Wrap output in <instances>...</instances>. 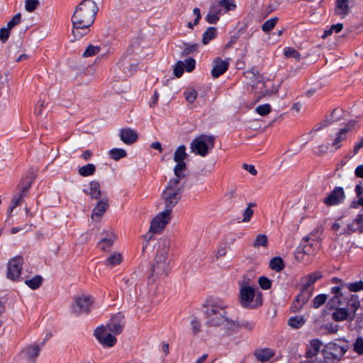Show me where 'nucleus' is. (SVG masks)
<instances>
[{
	"mask_svg": "<svg viewBox=\"0 0 363 363\" xmlns=\"http://www.w3.org/2000/svg\"><path fill=\"white\" fill-rule=\"evenodd\" d=\"M97 12L98 6L93 0H83L77 5L72 17V41L78 40L89 33Z\"/></svg>",
	"mask_w": 363,
	"mask_h": 363,
	"instance_id": "nucleus-1",
	"label": "nucleus"
},
{
	"mask_svg": "<svg viewBox=\"0 0 363 363\" xmlns=\"http://www.w3.org/2000/svg\"><path fill=\"white\" fill-rule=\"evenodd\" d=\"M346 287V284L341 283L340 286H334L331 291L334 296L331 298L330 303L333 306H340L347 300V304L345 307H340L335 309L332 313V318L335 321L347 320L351 323L357 316V312L360 307V301L358 296L351 294L350 297H345L342 290Z\"/></svg>",
	"mask_w": 363,
	"mask_h": 363,
	"instance_id": "nucleus-2",
	"label": "nucleus"
},
{
	"mask_svg": "<svg viewBox=\"0 0 363 363\" xmlns=\"http://www.w3.org/2000/svg\"><path fill=\"white\" fill-rule=\"evenodd\" d=\"M206 323L208 328L218 330L224 335H230V331L234 330L236 325L233 322L224 305L212 303L206 306L205 310Z\"/></svg>",
	"mask_w": 363,
	"mask_h": 363,
	"instance_id": "nucleus-3",
	"label": "nucleus"
},
{
	"mask_svg": "<svg viewBox=\"0 0 363 363\" xmlns=\"http://www.w3.org/2000/svg\"><path fill=\"white\" fill-rule=\"evenodd\" d=\"M184 177L171 178L161 194V200L164 204V209L172 212L173 208L181 200L184 189Z\"/></svg>",
	"mask_w": 363,
	"mask_h": 363,
	"instance_id": "nucleus-4",
	"label": "nucleus"
},
{
	"mask_svg": "<svg viewBox=\"0 0 363 363\" xmlns=\"http://www.w3.org/2000/svg\"><path fill=\"white\" fill-rule=\"evenodd\" d=\"M239 303L245 308H257L262 304V294L248 277L239 281Z\"/></svg>",
	"mask_w": 363,
	"mask_h": 363,
	"instance_id": "nucleus-5",
	"label": "nucleus"
},
{
	"mask_svg": "<svg viewBox=\"0 0 363 363\" xmlns=\"http://www.w3.org/2000/svg\"><path fill=\"white\" fill-rule=\"evenodd\" d=\"M169 246L170 240L166 237H162L157 240L156 256L152 267V275L157 278L164 277L168 274Z\"/></svg>",
	"mask_w": 363,
	"mask_h": 363,
	"instance_id": "nucleus-6",
	"label": "nucleus"
},
{
	"mask_svg": "<svg viewBox=\"0 0 363 363\" xmlns=\"http://www.w3.org/2000/svg\"><path fill=\"white\" fill-rule=\"evenodd\" d=\"M215 138L211 135H203L194 138L190 143L192 152L201 157H206L209 150L214 147Z\"/></svg>",
	"mask_w": 363,
	"mask_h": 363,
	"instance_id": "nucleus-7",
	"label": "nucleus"
},
{
	"mask_svg": "<svg viewBox=\"0 0 363 363\" xmlns=\"http://www.w3.org/2000/svg\"><path fill=\"white\" fill-rule=\"evenodd\" d=\"M171 212L164 209L152 219L149 232L144 236L147 242L152 238L154 234L162 232L171 219Z\"/></svg>",
	"mask_w": 363,
	"mask_h": 363,
	"instance_id": "nucleus-8",
	"label": "nucleus"
},
{
	"mask_svg": "<svg viewBox=\"0 0 363 363\" xmlns=\"http://www.w3.org/2000/svg\"><path fill=\"white\" fill-rule=\"evenodd\" d=\"M347 350L334 342L327 344L323 350V355L326 363H335L340 360Z\"/></svg>",
	"mask_w": 363,
	"mask_h": 363,
	"instance_id": "nucleus-9",
	"label": "nucleus"
},
{
	"mask_svg": "<svg viewBox=\"0 0 363 363\" xmlns=\"http://www.w3.org/2000/svg\"><path fill=\"white\" fill-rule=\"evenodd\" d=\"M186 147L184 145H179L174 152V161L177 163L174 167V176L178 177H186V164L184 160L187 157Z\"/></svg>",
	"mask_w": 363,
	"mask_h": 363,
	"instance_id": "nucleus-10",
	"label": "nucleus"
},
{
	"mask_svg": "<svg viewBox=\"0 0 363 363\" xmlns=\"http://www.w3.org/2000/svg\"><path fill=\"white\" fill-rule=\"evenodd\" d=\"M94 336L104 347H112L117 342L116 335L108 330L104 325L97 327L94 330Z\"/></svg>",
	"mask_w": 363,
	"mask_h": 363,
	"instance_id": "nucleus-11",
	"label": "nucleus"
},
{
	"mask_svg": "<svg viewBox=\"0 0 363 363\" xmlns=\"http://www.w3.org/2000/svg\"><path fill=\"white\" fill-rule=\"evenodd\" d=\"M23 264V259L21 256H16L11 259L7 264V278L16 281L19 279Z\"/></svg>",
	"mask_w": 363,
	"mask_h": 363,
	"instance_id": "nucleus-12",
	"label": "nucleus"
},
{
	"mask_svg": "<svg viewBox=\"0 0 363 363\" xmlns=\"http://www.w3.org/2000/svg\"><path fill=\"white\" fill-rule=\"evenodd\" d=\"M94 303V298L91 296L82 295L75 298V307L80 313H89Z\"/></svg>",
	"mask_w": 363,
	"mask_h": 363,
	"instance_id": "nucleus-13",
	"label": "nucleus"
},
{
	"mask_svg": "<svg viewBox=\"0 0 363 363\" xmlns=\"http://www.w3.org/2000/svg\"><path fill=\"white\" fill-rule=\"evenodd\" d=\"M124 325L123 317L121 315L118 314L114 315L104 326L106 327L114 335H116L122 333Z\"/></svg>",
	"mask_w": 363,
	"mask_h": 363,
	"instance_id": "nucleus-14",
	"label": "nucleus"
},
{
	"mask_svg": "<svg viewBox=\"0 0 363 363\" xmlns=\"http://www.w3.org/2000/svg\"><path fill=\"white\" fill-rule=\"evenodd\" d=\"M345 199V193L342 187H336L324 199L323 202L327 206H335L340 203Z\"/></svg>",
	"mask_w": 363,
	"mask_h": 363,
	"instance_id": "nucleus-15",
	"label": "nucleus"
},
{
	"mask_svg": "<svg viewBox=\"0 0 363 363\" xmlns=\"http://www.w3.org/2000/svg\"><path fill=\"white\" fill-rule=\"evenodd\" d=\"M101 235L99 245L101 250L106 251L113 245L117 237L111 229L104 230Z\"/></svg>",
	"mask_w": 363,
	"mask_h": 363,
	"instance_id": "nucleus-16",
	"label": "nucleus"
},
{
	"mask_svg": "<svg viewBox=\"0 0 363 363\" xmlns=\"http://www.w3.org/2000/svg\"><path fill=\"white\" fill-rule=\"evenodd\" d=\"M108 206V199L106 196H104L99 201L98 203L94 208L91 214V219L96 221L100 220L101 217L106 212Z\"/></svg>",
	"mask_w": 363,
	"mask_h": 363,
	"instance_id": "nucleus-17",
	"label": "nucleus"
},
{
	"mask_svg": "<svg viewBox=\"0 0 363 363\" xmlns=\"http://www.w3.org/2000/svg\"><path fill=\"white\" fill-rule=\"evenodd\" d=\"M119 136L121 140L127 145L134 143L138 138V133L130 128L121 129Z\"/></svg>",
	"mask_w": 363,
	"mask_h": 363,
	"instance_id": "nucleus-18",
	"label": "nucleus"
},
{
	"mask_svg": "<svg viewBox=\"0 0 363 363\" xmlns=\"http://www.w3.org/2000/svg\"><path fill=\"white\" fill-rule=\"evenodd\" d=\"M222 9L219 6V5L215 1L210 6L208 13L206 16V20L208 23L211 24L216 23L217 21L220 19V16L223 13Z\"/></svg>",
	"mask_w": 363,
	"mask_h": 363,
	"instance_id": "nucleus-19",
	"label": "nucleus"
},
{
	"mask_svg": "<svg viewBox=\"0 0 363 363\" xmlns=\"http://www.w3.org/2000/svg\"><path fill=\"white\" fill-rule=\"evenodd\" d=\"M228 68V62L225 60H223L220 57H216L213 60V67L211 70L212 76L214 78L218 77L223 74Z\"/></svg>",
	"mask_w": 363,
	"mask_h": 363,
	"instance_id": "nucleus-20",
	"label": "nucleus"
},
{
	"mask_svg": "<svg viewBox=\"0 0 363 363\" xmlns=\"http://www.w3.org/2000/svg\"><path fill=\"white\" fill-rule=\"evenodd\" d=\"M350 12L349 0H336L335 14L341 18H345Z\"/></svg>",
	"mask_w": 363,
	"mask_h": 363,
	"instance_id": "nucleus-21",
	"label": "nucleus"
},
{
	"mask_svg": "<svg viewBox=\"0 0 363 363\" xmlns=\"http://www.w3.org/2000/svg\"><path fill=\"white\" fill-rule=\"evenodd\" d=\"M274 354H275L274 351L268 348L258 349L256 350L254 352V355L255 356L257 360L262 363L268 362L274 356Z\"/></svg>",
	"mask_w": 363,
	"mask_h": 363,
	"instance_id": "nucleus-22",
	"label": "nucleus"
},
{
	"mask_svg": "<svg viewBox=\"0 0 363 363\" xmlns=\"http://www.w3.org/2000/svg\"><path fill=\"white\" fill-rule=\"evenodd\" d=\"M354 125V121H352L348 123L347 126L342 129H341L337 133L334 139V142L332 144V146L335 148V150L340 147V143L345 139L346 133L350 130V129L353 127Z\"/></svg>",
	"mask_w": 363,
	"mask_h": 363,
	"instance_id": "nucleus-23",
	"label": "nucleus"
},
{
	"mask_svg": "<svg viewBox=\"0 0 363 363\" xmlns=\"http://www.w3.org/2000/svg\"><path fill=\"white\" fill-rule=\"evenodd\" d=\"M277 89H275L274 91L268 90L266 87L265 82L263 81V77L256 84V86L252 90V91L259 95V99L267 95H272L277 93Z\"/></svg>",
	"mask_w": 363,
	"mask_h": 363,
	"instance_id": "nucleus-24",
	"label": "nucleus"
},
{
	"mask_svg": "<svg viewBox=\"0 0 363 363\" xmlns=\"http://www.w3.org/2000/svg\"><path fill=\"white\" fill-rule=\"evenodd\" d=\"M248 84L251 86V91L256 86V84L263 77L257 71L250 69L244 73Z\"/></svg>",
	"mask_w": 363,
	"mask_h": 363,
	"instance_id": "nucleus-25",
	"label": "nucleus"
},
{
	"mask_svg": "<svg viewBox=\"0 0 363 363\" xmlns=\"http://www.w3.org/2000/svg\"><path fill=\"white\" fill-rule=\"evenodd\" d=\"M233 322L235 323L236 327L235 329H233L234 330L230 331V335L239 332L241 328L251 331L255 327V324L252 320H242L239 321L238 320H233Z\"/></svg>",
	"mask_w": 363,
	"mask_h": 363,
	"instance_id": "nucleus-26",
	"label": "nucleus"
},
{
	"mask_svg": "<svg viewBox=\"0 0 363 363\" xmlns=\"http://www.w3.org/2000/svg\"><path fill=\"white\" fill-rule=\"evenodd\" d=\"M88 194L92 199L97 200L101 199L105 196L100 189V184L96 181L89 182V191Z\"/></svg>",
	"mask_w": 363,
	"mask_h": 363,
	"instance_id": "nucleus-27",
	"label": "nucleus"
},
{
	"mask_svg": "<svg viewBox=\"0 0 363 363\" xmlns=\"http://www.w3.org/2000/svg\"><path fill=\"white\" fill-rule=\"evenodd\" d=\"M310 240L309 237H305L302 240L300 248L303 254L311 255L315 252L314 244L311 242Z\"/></svg>",
	"mask_w": 363,
	"mask_h": 363,
	"instance_id": "nucleus-28",
	"label": "nucleus"
},
{
	"mask_svg": "<svg viewBox=\"0 0 363 363\" xmlns=\"http://www.w3.org/2000/svg\"><path fill=\"white\" fill-rule=\"evenodd\" d=\"M322 277V274L320 272H315L307 275L305 279L306 282L304 284L303 288L306 290H312L311 286L319 279Z\"/></svg>",
	"mask_w": 363,
	"mask_h": 363,
	"instance_id": "nucleus-29",
	"label": "nucleus"
},
{
	"mask_svg": "<svg viewBox=\"0 0 363 363\" xmlns=\"http://www.w3.org/2000/svg\"><path fill=\"white\" fill-rule=\"evenodd\" d=\"M40 352V347L38 345H29L23 349L22 353L24 356L29 359H32L36 358Z\"/></svg>",
	"mask_w": 363,
	"mask_h": 363,
	"instance_id": "nucleus-30",
	"label": "nucleus"
},
{
	"mask_svg": "<svg viewBox=\"0 0 363 363\" xmlns=\"http://www.w3.org/2000/svg\"><path fill=\"white\" fill-rule=\"evenodd\" d=\"M123 261V256L120 252H114L106 260V265L108 267H115L118 265Z\"/></svg>",
	"mask_w": 363,
	"mask_h": 363,
	"instance_id": "nucleus-31",
	"label": "nucleus"
},
{
	"mask_svg": "<svg viewBox=\"0 0 363 363\" xmlns=\"http://www.w3.org/2000/svg\"><path fill=\"white\" fill-rule=\"evenodd\" d=\"M224 13L233 11L236 8L235 0H216Z\"/></svg>",
	"mask_w": 363,
	"mask_h": 363,
	"instance_id": "nucleus-32",
	"label": "nucleus"
},
{
	"mask_svg": "<svg viewBox=\"0 0 363 363\" xmlns=\"http://www.w3.org/2000/svg\"><path fill=\"white\" fill-rule=\"evenodd\" d=\"M217 35V30L214 27H209L207 30L203 33L202 37V43L203 45H207L210 40L214 39Z\"/></svg>",
	"mask_w": 363,
	"mask_h": 363,
	"instance_id": "nucleus-33",
	"label": "nucleus"
},
{
	"mask_svg": "<svg viewBox=\"0 0 363 363\" xmlns=\"http://www.w3.org/2000/svg\"><path fill=\"white\" fill-rule=\"evenodd\" d=\"M256 206L255 203H249L247 204V208L242 212V222L247 223H249L251 220L252 216L254 214V211L252 210V207Z\"/></svg>",
	"mask_w": 363,
	"mask_h": 363,
	"instance_id": "nucleus-34",
	"label": "nucleus"
},
{
	"mask_svg": "<svg viewBox=\"0 0 363 363\" xmlns=\"http://www.w3.org/2000/svg\"><path fill=\"white\" fill-rule=\"evenodd\" d=\"M269 267L276 272H280L284 268V262L280 257H275L269 261Z\"/></svg>",
	"mask_w": 363,
	"mask_h": 363,
	"instance_id": "nucleus-35",
	"label": "nucleus"
},
{
	"mask_svg": "<svg viewBox=\"0 0 363 363\" xmlns=\"http://www.w3.org/2000/svg\"><path fill=\"white\" fill-rule=\"evenodd\" d=\"M43 282V277L40 275H36L30 279H26L25 284L32 289H37L41 285Z\"/></svg>",
	"mask_w": 363,
	"mask_h": 363,
	"instance_id": "nucleus-36",
	"label": "nucleus"
},
{
	"mask_svg": "<svg viewBox=\"0 0 363 363\" xmlns=\"http://www.w3.org/2000/svg\"><path fill=\"white\" fill-rule=\"evenodd\" d=\"M312 294V290H306L304 288L302 289L301 292L296 296V300L299 304L303 306L306 304L310 298Z\"/></svg>",
	"mask_w": 363,
	"mask_h": 363,
	"instance_id": "nucleus-37",
	"label": "nucleus"
},
{
	"mask_svg": "<svg viewBox=\"0 0 363 363\" xmlns=\"http://www.w3.org/2000/svg\"><path fill=\"white\" fill-rule=\"evenodd\" d=\"M96 172V167L93 164H87L79 169V174L82 177L93 175Z\"/></svg>",
	"mask_w": 363,
	"mask_h": 363,
	"instance_id": "nucleus-38",
	"label": "nucleus"
},
{
	"mask_svg": "<svg viewBox=\"0 0 363 363\" xmlns=\"http://www.w3.org/2000/svg\"><path fill=\"white\" fill-rule=\"evenodd\" d=\"M306 323V320L302 316H295L290 318L288 320V324L294 328H300Z\"/></svg>",
	"mask_w": 363,
	"mask_h": 363,
	"instance_id": "nucleus-39",
	"label": "nucleus"
},
{
	"mask_svg": "<svg viewBox=\"0 0 363 363\" xmlns=\"http://www.w3.org/2000/svg\"><path fill=\"white\" fill-rule=\"evenodd\" d=\"M126 155V151L123 149L113 148L109 151L110 157L116 161H118L120 159L125 157Z\"/></svg>",
	"mask_w": 363,
	"mask_h": 363,
	"instance_id": "nucleus-40",
	"label": "nucleus"
},
{
	"mask_svg": "<svg viewBox=\"0 0 363 363\" xmlns=\"http://www.w3.org/2000/svg\"><path fill=\"white\" fill-rule=\"evenodd\" d=\"M267 245H268V238H267V236L264 234H259L254 242H253V246L255 247H267Z\"/></svg>",
	"mask_w": 363,
	"mask_h": 363,
	"instance_id": "nucleus-41",
	"label": "nucleus"
},
{
	"mask_svg": "<svg viewBox=\"0 0 363 363\" xmlns=\"http://www.w3.org/2000/svg\"><path fill=\"white\" fill-rule=\"evenodd\" d=\"M310 346L311 348L308 353L311 356H315L320 351V349L322 346V342L320 340L315 339L311 341Z\"/></svg>",
	"mask_w": 363,
	"mask_h": 363,
	"instance_id": "nucleus-42",
	"label": "nucleus"
},
{
	"mask_svg": "<svg viewBox=\"0 0 363 363\" xmlns=\"http://www.w3.org/2000/svg\"><path fill=\"white\" fill-rule=\"evenodd\" d=\"M197 95V91L191 87L187 88L184 91L185 99L189 103H193L196 100Z\"/></svg>",
	"mask_w": 363,
	"mask_h": 363,
	"instance_id": "nucleus-43",
	"label": "nucleus"
},
{
	"mask_svg": "<svg viewBox=\"0 0 363 363\" xmlns=\"http://www.w3.org/2000/svg\"><path fill=\"white\" fill-rule=\"evenodd\" d=\"M100 50L101 48L99 46L89 45L84 52L83 56L84 57H91L98 54L100 52Z\"/></svg>",
	"mask_w": 363,
	"mask_h": 363,
	"instance_id": "nucleus-44",
	"label": "nucleus"
},
{
	"mask_svg": "<svg viewBox=\"0 0 363 363\" xmlns=\"http://www.w3.org/2000/svg\"><path fill=\"white\" fill-rule=\"evenodd\" d=\"M343 28L342 23H337L331 26V27L325 31L324 35H323V38H326L328 35H330L333 33H340Z\"/></svg>",
	"mask_w": 363,
	"mask_h": 363,
	"instance_id": "nucleus-45",
	"label": "nucleus"
},
{
	"mask_svg": "<svg viewBox=\"0 0 363 363\" xmlns=\"http://www.w3.org/2000/svg\"><path fill=\"white\" fill-rule=\"evenodd\" d=\"M284 55L286 57L294 58L296 61H299L301 60V55L299 52L292 48H286L284 50Z\"/></svg>",
	"mask_w": 363,
	"mask_h": 363,
	"instance_id": "nucleus-46",
	"label": "nucleus"
},
{
	"mask_svg": "<svg viewBox=\"0 0 363 363\" xmlns=\"http://www.w3.org/2000/svg\"><path fill=\"white\" fill-rule=\"evenodd\" d=\"M23 198L24 196H23V195H21L19 194H16L12 199H11V206L9 208V211L10 213L16 208L17 207L18 205H20L23 200Z\"/></svg>",
	"mask_w": 363,
	"mask_h": 363,
	"instance_id": "nucleus-47",
	"label": "nucleus"
},
{
	"mask_svg": "<svg viewBox=\"0 0 363 363\" xmlns=\"http://www.w3.org/2000/svg\"><path fill=\"white\" fill-rule=\"evenodd\" d=\"M277 20V18H273L265 21L262 26V30L264 32L271 30L275 26Z\"/></svg>",
	"mask_w": 363,
	"mask_h": 363,
	"instance_id": "nucleus-48",
	"label": "nucleus"
},
{
	"mask_svg": "<svg viewBox=\"0 0 363 363\" xmlns=\"http://www.w3.org/2000/svg\"><path fill=\"white\" fill-rule=\"evenodd\" d=\"M39 0H26L25 2V9L28 12H33L39 6Z\"/></svg>",
	"mask_w": 363,
	"mask_h": 363,
	"instance_id": "nucleus-49",
	"label": "nucleus"
},
{
	"mask_svg": "<svg viewBox=\"0 0 363 363\" xmlns=\"http://www.w3.org/2000/svg\"><path fill=\"white\" fill-rule=\"evenodd\" d=\"M21 14L20 13H18L16 14L11 21H9L7 23L6 28H9L10 30L15 27L16 26L18 25L21 23Z\"/></svg>",
	"mask_w": 363,
	"mask_h": 363,
	"instance_id": "nucleus-50",
	"label": "nucleus"
},
{
	"mask_svg": "<svg viewBox=\"0 0 363 363\" xmlns=\"http://www.w3.org/2000/svg\"><path fill=\"white\" fill-rule=\"evenodd\" d=\"M256 111L260 116H266L271 112V106L268 104L259 105L256 108Z\"/></svg>",
	"mask_w": 363,
	"mask_h": 363,
	"instance_id": "nucleus-51",
	"label": "nucleus"
},
{
	"mask_svg": "<svg viewBox=\"0 0 363 363\" xmlns=\"http://www.w3.org/2000/svg\"><path fill=\"white\" fill-rule=\"evenodd\" d=\"M327 300V296L325 294H320L315 297L313 301V307L315 308H319L325 303Z\"/></svg>",
	"mask_w": 363,
	"mask_h": 363,
	"instance_id": "nucleus-52",
	"label": "nucleus"
},
{
	"mask_svg": "<svg viewBox=\"0 0 363 363\" xmlns=\"http://www.w3.org/2000/svg\"><path fill=\"white\" fill-rule=\"evenodd\" d=\"M346 287L350 291H359L363 290V281H359L350 284H346Z\"/></svg>",
	"mask_w": 363,
	"mask_h": 363,
	"instance_id": "nucleus-53",
	"label": "nucleus"
},
{
	"mask_svg": "<svg viewBox=\"0 0 363 363\" xmlns=\"http://www.w3.org/2000/svg\"><path fill=\"white\" fill-rule=\"evenodd\" d=\"M258 283L259 286L264 290L269 289L272 286L271 281L266 277H260Z\"/></svg>",
	"mask_w": 363,
	"mask_h": 363,
	"instance_id": "nucleus-54",
	"label": "nucleus"
},
{
	"mask_svg": "<svg viewBox=\"0 0 363 363\" xmlns=\"http://www.w3.org/2000/svg\"><path fill=\"white\" fill-rule=\"evenodd\" d=\"M184 67L186 72H191L195 68L196 61L194 58L189 57L184 61Z\"/></svg>",
	"mask_w": 363,
	"mask_h": 363,
	"instance_id": "nucleus-55",
	"label": "nucleus"
},
{
	"mask_svg": "<svg viewBox=\"0 0 363 363\" xmlns=\"http://www.w3.org/2000/svg\"><path fill=\"white\" fill-rule=\"evenodd\" d=\"M31 181L28 182V183L26 184H21L20 185L18 186L17 189L18 190V193L19 194L21 195H23V196H26V193L28 192V191L29 190V189L30 188V186H31Z\"/></svg>",
	"mask_w": 363,
	"mask_h": 363,
	"instance_id": "nucleus-56",
	"label": "nucleus"
},
{
	"mask_svg": "<svg viewBox=\"0 0 363 363\" xmlns=\"http://www.w3.org/2000/svg\"><path fill=\"white\" fill-rule=\"evenodd\" d=\"M184 63L182 61L177 62L174 69V73L176 77H180L183 74L184 71Z\"/></svg>",
	"mask_w": 363,
	"mask_h": 363,
	"instance_id": "nucleus-57",
	"label": "nucleus"
},
{
	"mask_svg": "<svg viewBox=\"0 0 363 363\" xmlns=\"http://www.w3.org/2000/svg\"><path fill=\"white\" fill-rule=\"evenodd\" d=\"M354 350L359 354H363V338L362 337H358L356 340V342L354 345Z\"/></svg>",
	"mask_w": 363,
	"mask_h": 363,
	"instance_id": "nucleus-58",
	"label": "nucleus"
},
{
	"mask_svg": "<svg viewBox=\"0 0 363 363\" xmlns=\"http://www.w3.org/2000/svg\"><path fill=\"white\" fill-rule=\"evenodd\" d=\"M10 30L6 27H3L0 29V40L5 43L9 38Z\"/></svg>",
	"mask_w": 363,
	"mask_h": 363,
	"instance_id": "nucleus-59",
	"label": "nucleus"
},
{
	"mask_svg": "<svg viewBox=\"0 0 363 363\" xmlns=\"http://www.w3.org/2000/svg\"><path fill=\"white\" fill-rule=\"evenodd\" d=\"M191 325L194 334H197L201 331V325L197 318H194L191 321Z\"/></svg>",
	"mask_w": 363,
	"mask_h": 363,
	"instance_id": "nucleus-60",
	"label": "nucleus"
},
{
	"mask_svg": "<svg viewBox=\"0 0 363 363\" xmlns=\"http://www.w3.org/2000/svg\"><path fill=\"white\" fill-rule=\"evenodd\" d=\"M197 48H198V44H196V43L192 44L190 45H186L182 51V55H189V54L196 51Z\"/></svg>",
	"mask_w": 363,
	"mask_h": 363,
	"instance_id": "nucleus-61",
	"label": "nucleus"
},
{
	"mask_svg": "<svg viewBox=\"0 0 363 363\" xmlns=\"http://www.w3.org/2000/svg\"><path fill=\"white\" fill-rule=\"evenodd\" d=\"M225 196L228 199H234L235 198L238 197V193H237V191L234 188H231L230 189H228L225 194Z\"/></svg>",
	"mask_w": 363,
	"mask_h": 363,
	"instance_id": "nucleus-62",
	"label": "nucleus"
},
{
	"mask_svg": "<svg viewBox=\"0 0 363 363\" xmlns=\"http://www.w3.org/2000/svg\"><path fill=\"white\" fill-rule=\"evenodd\" d=\"M243 168L247 170V172H250V174H251L252 175H256L257 172V170L255 169V167L254 165H252V164H243Z\"/></svg>",
	"mask_w": 363,
	"mask_h": 363,
	"instance_id": "nucleus-63",
	"label": "nucleus"
},
{
	"mask_svg": "<svg viewBox=\"0 0 363 363\" xmlns=\"http://www.w3.org/2000/svg\"><path fill=\"white\" fill-rule=\"evenodd\" d=\"M354 174L357 177L363 178V164L357 167Z\"/></svg>",
	"mask_w": 363,
	"mask_h": 363,
	"instance_id": "nucleus-64",
	"label": "nucleus"
}]
</instances>
